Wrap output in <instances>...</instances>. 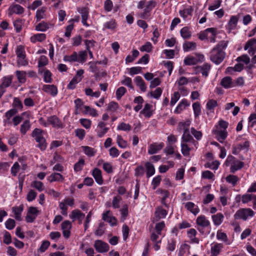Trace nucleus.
<instances>
[{
	"label": "nucleus",
	"mask_w": 256,
	"mask_h": 256,
	"mask_svg": "<svg viewBox=\"0 0 256 256\" xmlns=\"http://www.w3.org/2000/svg\"><path fill=\"white\" fill-rule=\"evenodd\" d=\"M226 179L227 182L232 184L234 186L236 185L239 180L237 176L234 175H229Z\"/></svg>",
	"instance_id": "obj_56"
},
{
	"label": "nucleus",
	"mask_w": 256,
	"mask_h": 256,
	"mask_svg": "<svg viewBox=\"0 0 256 256\" xmlns=\"http://www.w3.org/2000/svg\"><path fill=\"white\" fill-rule=\"evenodd\" d=\"M23 210V205H20L19 206H14L12 208V212L14 214V217L16 220L19 221L22 220L21 214Z\"/></svg>",
	"instance_id": "obj_25"
},
{
	"label": "nucleus",
	"mask_w": 256,
	"mask_h": 256,
	"mask_svg": "<svg viewBox=\"0 0 256 256\" xmlns=\"http://www.w3.org/2000/svg\"><path fill=\"white\" fill-rule=\"evenodd\" d=\"M39 214L40 211L38 210L37 208L30 206L28 208L27 214L26 216V220L28 222H32Z\"/></svg>",
	"instance_id": "obj_6"
},
{
	"label": "nucleus",
	"mask_w": 256,
	"mask_h": 256,
	"mask_svg": "<svg viewBox=\"0 0 256 256\" xmlns=\"http://www.w3.org/2000/svg\"><path fill=\"white\" fill-rule=\"evenodd\" d=\"M8 10L10 14H20L24 12V8L18 4H14L10 6Z\"/></svg>",
	"instance_id": "obj_19"
},
{
	"label": "nucleus",
	"mask_w": 256,
	"mask_h": 256,
	"mask_svg": "<svg viewBox=\"0 0 256 256\" xmlns=\"http://www.w3.org/2000/svg\"><path fill=\"white\" fill-rule=\"evenodd\" d=\"M180 98V94L178 92H176L174 93L171 98L170 104L172 106H174Z\"/></svg>",
	"instance_id": "obj_61"
},
{
	"label": "nucleus",
	"mask_w": 256,
	"mask_h": 256,
	"mask_svg": "<svg viewBox=\"0 0 256 256\" xmlns=\"http://www.w3.org/2000/svg\"><path fill=\"white\" fill-rule=\"evenodd\" d=\"M94 246L96 251L100 253L106 252L108 251L110 248L107 243L101 240H96L94 242Z\"/></svg>",
	"instance_id": "obj_7"
},
{
	"label": "nucleus",
	"mask_w": 256,
	"mask_h": 256,
	"mask_svg": "<svg viewBox=\"0 0 256 256\" xmlns=\"http://www.w3.org/2000/svg\"><path fill=\"white\" fill-rule=\"evenodd\" d=\"M192 108L196 117L199 116L201 113L200 104L198 102H196L192 104Z\"/></svg>",
	"instance_id": "obj_55"
},
{
	"label": "nucleus",
	"mask_w": 256,
	"mask_h": 256,
	"mask_svg": "<svg viewBox=\"0 0 256 256\" xmlns=\"http://www.w3.org/2000/svg\"><path fill=\"white\" fill-rule=\"evenodd\" d=\"M189 106L190 104L188 102V100L186 99H183L176 106L174 110V112L176 114H180L182 110L185 109L186 106Z\"/></svg>",
	"instance_id": "obj_30"
},
{
	"label": "nucleus",
	"mask_w": 256,
	"mask_h": 256,
	"mask_svg": "<svg viewBox=\"0 0 256 256\" xmlns=\"http://www.w3.org/2000/svg\"><path fill=\"white\" fill-rule=\"evenodd\" d=\"M84 160L83 159H80L78 160V162L75 164L74 165V170L76 172L80 171L82 166H84Z\"/></svg>",
	"instance_id": "obj_63"
},
{
	"label": "nucleus",
	"mask_w": 256,
	"mask_h": 256,
	"mask_svg": "<svg viewBox=\"0 0 256 256\" xmlns=\"http://www.w3.org/2000/svg\"><path fill=\"white\" fill-rule=\"evenodd\" d=\"M44 132L39 128H35L32 133V136L34 137L36 142H38L41 140H45L44 138Z\"/></svg>",
	"instance_id": "obj_21"
},
{
	"label": "nucleus",
	"mask_w": 256,
	"mask_h": 256,
	"mask_svg": "<svg viewBox=\"0 0 256 256\" xmlns=\"http://www.w3.org/2000/svg\"><path fill=\"white\" fill-rule=\"evenodd\" d=\"M161 180L162 178L160 176H158L153 178L152 184L154 190H155L160 185Z\"/></svg>",
	"instance_id": "obj_64"
},
{
	"label": "nucleus",
	"mask_w": 256,
	"mask_h": 256,
	"mask_svg": "<svg viewBox=\"0 0 256 256\" xmlns=\"http://www.w3.org/2000/svg\"><path fill=\"white\" fill-rule=\"evenodd\" d=\"M226 54L222 50L218 48H214L210 56V60L216 64H220L225 58Z\"/></svg>",
	"instance_id": "obj_3"
},
{
	"label": "nucleus",
	"mask_w": 256,
	"mask_h": 256,
	"mask_svg": "<svg viewBox=\"0 0 256 256\" xmlns=\"http://www.w3.org/2000/svg\"><path fill=\"white\" fill-rule=\"evenodd\" d=\"M16 74L18 82L20 83H24L26 80V72L24 71L16 70Z\"/></svg>",
	"instance_id": "obj_41"
},
{
	"label": "nucleus",
	"mask_w": 256,
	"mask_h": 256,
	"mask_svg": "<svg viewBox=\"0 0 256 256\" xmlns=\"http://www.w3.org/2000/svg\"><path fill=\"white\" fill-rule=\"evenodd\" d=\"M64 60L68 62H78V54L74 52L70 56H65L64 57Z\"/></svg>",
	"instance_id": "obj_42"
},
{
	"label": "nucleus",
	"mask_w": 256,
	"mask_h": 256,
	"mask_svg": "<svg viewBox=\"0 0 256 256\" xmlns=\"http://www.w3.org/2000/svg\"><path fill=\"white\" fill-rule=\"evenodd\" d=\"M20 170V166L18 162H16L11 168V174L13 176H16Z\"/></svg>",
	"instance_id": "obj_60"
},
{
	"label": "nucleus",
	"mask_w": 256,
	"mask_h": 256,
	"mask_svg": "<svg viewBox=\"0 0 256 256\" xmlns=\"http://www.w3.org/2000/svg\"><path fill=\"white\" fill-rule=\"evenodd\" d=\"M214 132L220 142H222L228 136V132L226 130H220L217 128L216 130H214Z\"/></svg>",
	"instance_id": "obj_15"
},
{
	"label": "nucleus",
	"mask_w": 256,
	"mask_h": 256,
	"mask_svg": "<svg viewBox=\"0 0 256 256\" xmlns=\"http://www.w3.org/2000/svg\"><path fill=\"white\" fill-rule=\"evenodd\" d=\"M198 69L199 70L203 76L206 77L210 69V66L208 64H204L202 66H198Z\"/></svg>",
	"instance_id": "obj_37"
},
{
	"label": "nucleus",
	"mask_w": 256,
	"mask_h": 256,
	"mask_svg": "<svg viewBox=\"0 0 256 256\" xmlns=\"http://www.w3.org/2000/svg\"><path fill=\"white\" fill-rule=\"evenodd\" d=\"M190 125V122H180L179 123L180 128L184 130L183 134L182 137L181 142H186L191 143L194 145L196 148H197L198 142H196L192 136L190 134V130L188 128Z\"/></svg>",
	"instance_id": "obj_1"
},
{
	"label": "nucleus",
	"mask_w": 256,
	"mask_h": 256,
	"mask_svg": "<svg viewBox=\"0 0 256 256\" xmlns=\"http://www.w3.org/2000/svg\"><path fill=\"white\" fill-rule=\"evenodd\" d=\"M44 80L46 83H50L52 82V73L48 70H44Z\"/></svg>",
	"instance_id": "obj_52"
},
{
	"label": "nucleus",
	"mask_w": 256,
	"mask_h": 256,
	"mask_svg": "<svg viewBox=\"0 0 256 256\" xmlns=\"http://www.w3.org/2000/svg\"><path fill=\"white\" fill-rule=\"evenodd\" d=\"M238 22V18L236 16H232L230 17L226 26V29L228 30L229 32L236 28Z\"/></svg>",
	"instance_id": "obj_20"
},
{
	"label": "nucleus",
	"mask_w": 256,
	"mask_h": 256,
	"mask_svg": "<svg viewBox=\"0 0 256 256\" xmlns=\"http://www.w3.org/2000/svg\"><path fill=\"white\" fill-rule=\"evenodd\" d=\"M30 124L28 120H26L21 125L20 132L22 134H25L27 131L30 128Z\"/></svg>",
	"instance_id": "obj_44"
},
{
	"label": "nucleus",
	"mask_w": 256,
	"mask_h": 256,
	"mask_svg": "<svg viewBox=\"0 0 256 256\" xmlns=\"http://www.w3.org/2000/svg\"><path fill=\"white\" fill-rule=\"evenodd\" d=\"M106 124L102 122H100L98 125L97 135L98 137H102L108 130V128L106 126Z\"/></svg>",
	"instance_id": "obj_17"
},
{
	"label": "nucleus",
	"mask_w": 256,
	"mask_h": 256,
	"mask_svg": "<svg viewBox=\"0 0 256 256\" xmlns=\"http://www.w3.org/2000/svg\"><path fill=\"white\" fill-rule=\"evenodd\" d=\"M111 216V212L110 210H107L102 214V220L104 221L108 222L111 226H116L117 224V220L114 216Z\"/></svg>",
	"instance_id": "obj_13"
},
{
	"label": "nucleus",
	"mask_w": 256,
	"mask_h": 256,
	"mask_svg": "<svg viewBox=\"0 0 256 256\" xmlns=\"http://www.w3.org/2000/svg\"><path fill=\"white\" fill-rule=\"evenodd\" d=\"M92 174L98 184H102L103 180L102 176V172L100 169L94 168L92 171Z\"/></svg>",
	"instance_id": "obj_27"
},
{
	"label": "nucleus",
	"mask_w": 256,
	"mask_h": 256,
	"mask_svg": "<svg viewBox=\"0 0 256 256\" xmlns=\"http://www.w3.org/2000/svg\"><path fill=\"white\" fill-rule=\"evenodd\" d=\"M48 125L52 124L54 127H60L62 126L60 121L56 116H52L48 118Z\"/></svg>",
	"instance_id": "obj_29"
},
{
	"label": "nucleus",
	"mask_w": 256,
	"mask_h": 256,
	"mask_svg": "<svg viewBox=\"0 0 256 256\" xmlns=\"http://www.w3.org/2000/svg\"><path fill=\"white\" fill-rule=\"evenodd\" d=\"M236 60L238 62H242L246 64H248L250 62V58L246 54H243L240 56H238Z\"/></svg>",
	"instance_id": "obj_62"
},
{
	"label": "nucleus",
	"mask_w": 256,
	"mask_h": 256,
	"mask_svg": "<svg viewBox=\"0 0 256 256\" xmlns=\"http://www.w3.org/2000/svg\"><path fill=\"white\" fill-rule=\"evenodd\" d=\"M145 167L146 171V176L150 178L155 173V168L154 165L150 162L145 164Z\"/></svg>",
	"instance_id": "obj_34"
},
{
	"label": "nucleus",
	"mask_w": 256,
	"mask_h": 256,
	"mask_svg": "<svg viewBox=\"0 0 256 256\" xmlns=\"http://www.w3.org/2000/svg\"><path fill=\"white\" fill-rule=\"evenodd\" d=\"M84 108L85 110L84 112L86 114H89L94 117H96L98 116V114L96 109L87 106H84Z\"/></svg>",
	"instance_id": "obj_49"
},
{
	"label": "nucleus",
	"mask_w": 256,
	"mask_h": 256,
	"mask_svg": "<svg viewBox=\"0 0 256 256\" xmlns=\"http://www.w3.org/2000/svg\"><path fill=\"white\" fill-rule=\"evenodd\" d=\"M118 107V104L117 102H111L108 104L106 110L114 113L117 110Z\"/></svg>",
	"instance_id": "obj_43"
},
{
	"label": "nucleus",
	"mask_w": 256,
	"mask_h": 256,
	"mask_svg": "<svg viewBox=\"0 0 256 256\" xmlns=\"http://www.w3.org/2000/svg\"><path fill=\"white\" fill-rule=\"evenodd\" d=\"M226 166H230V172L234 173L236 171L241 169L244 166V163L236 159L232 156H228L224 163Z\"/></svg>",
	"instance_id": "obj_2"
},
{
	"label": "nucleus",
	"mask_w": 256,
	"mask_h": 256,
	"mask_svg": "<svg viewBox=\"0 0 256 256\" xmlns=\"http://www.w3.org/2000/svg\"><path fill=\"white\" fill-rule=\"evenodd\" d=\"M193 10H194L192 6H189L183 10H180L179 14L181 17H182L184 20H186L188 18V16H191L192 15Z\"/></svg>",
	"instance_id": "obj_33"
},
{
	"label": "nucleus",
	"mask_w": 256,
	"mask_h": 256,
	"mask_svg": "<svg viewBox=\"0 0 256 256\" xmlns=\"http://www.w3.org/2000/svg\"><path fill=\"white\" fill-rule=\"evenodd\" d=\"M156 2L154 0H151L148 2L144 12L139 14V16L143 19L148 18L150 16V12L156 6Z\"/></svg>",
	"instance_id": "obj_5"
},
{
	"label": "nucleus",
	"mask_w": 256,
	"mask_h": 256,
	"mask_svg": "<svg viewBox=\"0 0 256 256\" xmlns=\"http://www.w3.org/2000/svg\"><path fill=\"white\" fill-rule=\"evenodd\" d=\"M182 36L184 38H189L191 36V32L188 27H184L180 31Z\"/></svg>",
	"instance_id": "obj_50"
},
{
	"label": "nucleus",
	"mask_w": 256,
	"mask_h": 256,
	"mask_svg": "<svg viewBox=\"0 0 256 256\" xmlns=\"http://www.w3.org/2000/svg\"><path fill=\"white\" fill-rule=\"evenodd\" d=\"M196 48V44L192 42H187L183 44V48L185 52L194 50Z\"/></svg>",
	"instance_id": "obj_39"
},
{
	"label": "nucleus",
	"mask_w": 256,
	"mask_h": 256,
	"mask_svg": "<svg viewBox=\"0 0 256 256\" xmlns=\"http://www.w3.org/2000/svg\"><path fill=\"white\" fill-rule=\"evenodd\" d=\"M196 224L202 228H206L210 226V221L204 215H200L197 218Z\"/></svg>",
	"instance_id": "obj_16"
},
{
	"label": "nucleus",
	"mask_w": 256,
	"mask_h": 256,
	"mask_svg": "<svg viewBox=\"0 0 256 256\" xmlns=\"http://www.w3.org/2000/svg\"><path fill=\"white\" fill-rule=\"evenodd\" d=\"M152 105L146 104L144 105V108L140 111V114H142L147 118H150L153 114L152 110Z\"/></svg>",
	"instance_id": "obj_26"
},
{
	"label": "nucleus",
	"mask_w": 256,
	"mask_h": 256,
	"mask_svg": "<svg viewBox=\"0 0 256 256\" xmlns=\"http://www.w3.org/2000/svg\"><path fill=\"white\" fill-rule=\"evenodd\" d=\"M88 54L86 50L80 51L78 54V62L82 64L84 63L87 58Z\"/></svg>",
	"instance_id": "obj_47"
},
{
	"label": "nucleus",
	"mask_w": 256,
	"mask_h": 256,
	"mask_svg": "<svg viewBox=\"0 0 256 256\" xmlns=\"http://www.w3.org/2000/svg\"><path fill=\"white\" fill-rule=\"evenodd\" d=\"M167 214V212L162 208H158L155 212L156 220H158L160 218H165Z\"/></svg>",
	"instance_id": "obj_31"
},
{
	"label": "nucleus",
	"mask_w": 256,
	"mask_h": 256,
	"mask_svg": "<svg viewBox=\"0 0 256 256\" xmlns=\"http://www.w3.org/2000/svg\"><path fill=\"white\" fill-rule=\"evenodd\" d=\"M126 91V88L123 86H121L118 88L116 91V96L117 99L120 100L121 98L124 94Z\"/></svg>",
	"instance_id": "obj_59"
},
{
	"label": "nucleus",
	"mask_w": 256,
	"mask_h": 256,
	"mask_svg": "<svg viewBox=\"0 0 256 256\" xmlns=\"http://www.w3.org/2000/svg\"><path fill=\"white\" fill-rule=\"evenodd\" d=\"M82 80V78L74 76L67 86L68 88L73 90L76 88V84Z\"/></svg>",
	"instance_id": "obj_48"
},
{
	"label": "nucleus",
	"mask_w": 256,
	"mask_h": 256,
	"mask_svg": "<svg viewBox=\"0 0 256 256\" xmlns=\"http://www.w3.org/2000/svg\"><path fill=\"white\" fill-rule=\"evenodd\" d=\"M244 50H248L250 55H254L256 52V39L252 38L246 42L244 46Z\"/></svg>",
	"instance_id": "obj_8"
},
{
	"label": "nucleus",
	"mask_w": 256,
	"mask_h": 256,
	"mask_svg": "<svg viewBox=\"0 0 256 256\" xmlns=\"http://www.w3.org/2000/svg\"><path fill=\"white\" fill-rule=\"evenodd\" d=\"M31 186L35 188L39 192H42L44 189V184L38 180H34L31 184Z\"/></svg>",
	"instance_id": "obj_40"
},
{
	"label": "nucleus",
	"mask_w": 256,
	"mask_h": 256,
	"mask_svg": "<svg viewBox=\"0 0 256 256\" xmlns=\"http://www.w3.org/2000/svg\"><path fill=\"white\" fill-rule=\"evenodd\" d=\"M134 82H136L137 86H139L140 90L142 92H145L146 90V87L145 85V83L142 78L140 76H137L135 78Z\"/></svg>",
	"instance_id": "obj_35"
},
{
	"label": "nucleus",
	"mask_w": 256,
	"mask_h": 256,
	"mask_svg": "<svg viewBox=\"0 0 256 256\" xmlns=\"http://www.w3.org/2000/svg\"><path fill=\"white\" fill-rule=\"evenodd\" d=\"M223 248L222 244H214L211 247V254L212 256H217Z\"/></svg>",
	"instance_id": "obj_28"
},
{
	"label": "nucleus",
	"mask_w": 256,
	"mask_h": 256,
	"mask_svg": "<svg viewBox=\"0 0 256 256\" xmlns=\"http://www.w3.org/2000/svg\"><path fill=\"white\" fill-rule=\"evenodd\" d=\"M69 216L72 220V221L74 222L76 220L84 219L85 214L78 210H74L72 212Z\"/></svg>",
	"instance_id": "obj_24"
},
{
	"label": "nucleus",
	"mask_w": 256,
	"mask_h": 256,
	"mask_svg": "<svg viewBox=\"0 0 256 256\" xmlns=\"http://www.w3.org/2000/svg\"><path fill=\"white\" fill-rule=\"evenodd\" d=\"M132 129L131 126L129 124L122 122L119 124L117 127V130H124L126 132L130 131Z\"/></svg>",
	"instance_id": "obj_53"
},
{
	"label": "nucleus",
	"mask_w": 256,
	"mask_h": 256,
	"mask_svg": "<svg viewBox=\"0 0 256 256\" xmlns=\"http://www.w3.org/2000/svg\"><path fill=\"white\" fill-rule=\"evenodd\" d=\"M46 38V36L45 34H38L31 37L30 40L32 42H36V41L42 42Z\"/></svg>",
	"instance_id": "obj_46"
},
{
	"label": "nucleus",
	"mask_w": 256,
	"mask_h": 256,
	"mask_svg": "<svg viewBox=\"0 0 256 256\" xmlns=\"http://www.w3.org/2000/svg\"><path fill=\"white\" fill-rule=\"evenodd\" d=\"M184 207L187 210L190 211L194 215L196 216L199 212L200 209L198 206L196 205L194 202H187L184 204Z\"/></svg>",
	"instance_id": "obj_18"
},
{
	"label": "nucleus",
	"mask_w": 256,
	"mask_h": 256,
	"mask_svg": "<svg viewBox=\"0 0 256 256\" xmlns=\"http://www.w3.org/2000/svg\"><path fill=\"white\" fill-rule=\"evenodd\" d=\"M215 30L214 28H208L204 32H201L199 34V38L201 40H203L206 39H208V32L214 33V30Z\"/></svg>",
	"instance_id": "obj_38"
},
{
	"label": "nucleus",
	"mask_w": 256,
	"mask_h": 256,
	"mask_svg": "<svg viewBox=\"0 0 256 256\" xmlns=\"http://www.w3.org/2000/svg\"><path fill=\"white\" fill-rule=\"evenodd\" d=\"M82 149L84 154L89 156H94L96 152V151L94 150V148L88 146H82Z\"/></svg>",
	"instance_id": "obj_45"
},
{
	"label": "nucleus",
	"mask_w": 256,
	"mask_h": 256,
	"mask_svg": "<svg viewBox=\"0 0 256 256\" xmlns=\"http://www.w3.org/2000/svg\"><path fill=\"white\" fill-rule=\"evenodd\" d=\"M5 226L6 228L10 230H12L15 226H16V222L12 218H8L6 222H5Z\"/></svg>",
	"instance_id": "obj_58"
},
{
	"label": "nucleus",
	"mask_w": 256,
	"mask_h": 256,
	"mask_svg": "<svg viewBox=\"0 0 256 256\" xmlns=\"http://www.w3.org/2000/svg\"><path fill=\"white\" fill-rule=\"evenodd\" d=\"M181 152L182 154L186 156H189L190 151L194 148V145L191 143L186 142H181Z\"/></svg>",
	"instance_id": "obj_12"
},
{
	"label": "nucleus",
	"mask_w": 256,
	"mask_h": 256,
	"mask_svg": "<svg viewBox=\"0 0 256 256\" xmlns=\"http://www.w3.org/2000/svg\"><path fill=\"white\" fill-rule=\"evenodd\" d=\"M49 28L47 23L42 22L38 24L36 27V30L38 31L44 32Z\"/></svg>",
	"instance_id": "obj_57"
},
{
	"label": "nucleus",
	"mask_w": 256,
	"mask_h": 256,
	"mask_svg": "<svg viewBox=\"0 0 256 256\" xmlns=\"http://www.w3.org/2000/svg\"><path fill=\"white\" fill-rule=\"evenodd\" d=\"M61 227L64 236L66 238H68L70 234V230L72 228L71 222L68 220H65L62 223Z\"/></svg>",
	"instance_id": "obj_10"
},
{
	"label": "nucleus",
	"mask_w": 256,
	"mask_h": 256,
	"mask_svg": "<svg viewBox=\"0 0 256 256\" xmlns=\"http://www.w3.org/2000/svg\"><path fill=\"white\" fill-rule=\"evenodd\" d=\"M164 146V144L163 142H160L159 144H150L149 146L148 153L150 154H156L158 152L162 150Z\"/></svg>",
	"instance_id": "obj_14"
},
{
	"label": "nucleus",
	"mask_w": 256,
	"mask_h": 256,
	"mask_svg": "<svg viewBox=\"0 0 256 256\" xmlns=\"http://www.w3.org/2000/svg\"><path fill=\"white\" fill-rule=\"evenodd\" d=\"M48 180L50 182H62L64 178L60 174L54 172L48 178Z\"/></svg>",
	"instance_id": "obj_22"
},
{
	"label": "nucleus",
	"mask_w": 256,
	"mask_h": 256,
	"mask_svg": "<svg viewBox=\"0 0 256 256\" xmlns=\"http://www.w3.org/2000/svg\"><path fill=\"white\" fill-rule=\"evenodd\" d=\"M254 214V212L250 208H243L238 210L234 215L236 220L242 219L246 220L249 217H252Z\"/></svg>",
	"instance_id": "obj_4"
},
{
	"label": "nucleus",
	"mask_w": 256,
	"mask_h": 256,
	"mask_svg": "<svg viewBox=\"0 0 256 256\" xmlns=\"http://www.w3.org/2000/svg\"><path fill=\"white\" fill-rule=\"evenodd\" d=\"M220 84L225 88H228L235 86L234 83L232 82V79L230 76L224 78L220 82Z\"/></svg>",
	"instance_id": "obj_23"
},
{
	"label": "nucleus",
	"mask_w": 256,
	"mask_h": 256,
	"mask_svg": "<svg viewBox=\"0 0 256 256\" xmlns=\"http://www.w3.org/2000/svg\"><path fill=\"white\" fill-rule=\"evenodd\" d=\"M116 142L118 146L122 148H126L128 146V142L126 140H124L122 136L120 135H118L116 138Z\"/></svg>",
	"instance_id": "obj_51"
},
{
	"label": "nucleus",
	"mask_w": 256,
	"mask_h": 256,
	"mask_svg": "<svg viewBox=\"0 0 256 256\" xmlns=\"http://www.w3.org/2000/svg\"><path fill=\"white\" fill-rule=\"evenodd\" d=\"M42 90L52 96H56L58 92V88L54 84H44L42 87Z\"/></svg>",
	"instance_id": "obj_9"
},
{
	"label": "nucleus",
	"mask_w": 256,
	"mask_h": 256,
	"mask_svg": "<svg viewBox=\"0 0 256 256\" xmlns=\"http://www.w3.org/2000/svg\"><path fill=\"white\" fill-rule=\"evenodd\" d=\"M78 12L81 14L82 22L84 26H88L86 20L88 18L89 9L86 7H82L78 8Z\"/></svg>",
	"instance_id": "obj_11"
},
{
	"label": "nucleus",
	"mask_w": 256,
	"mask_h": 256,
	"mask_svg": "<svg viewBox=\"0 0 256 256\" xmlns=\"http://www.w3.org/2000/svg\"><path fill=\"white\" fill-rule=\"evenodd\" d=\"M12 76H4L2 78V83L0 85V86L3 88L4 89L8 87L12 82Z\"/></svg>",
	"instance_id": "obj_36"
},
{
	"label": "nucleus",
	"mask_w": 256,
	"mask_h": 256,
	"mask_svg": "<svg viewBox=\"0 0 256 256\" xmlns=\"http://www.w3.org/2000/svg\"><path fill=\"white\" fill-rule=\"evenodd\" d=\"M212 221L215 226L220 225L224 218V216L222 213H218L216 214H214L212 216Z\"/></svg>",
	"instance_id": "obj_32"
},
{
	"label": "nucleus",
	"mask_w": 256,
	"mask_h": 256,
	"mask_svg": "<svg viewBox=\"0 0 256 256\" xmlns=\"http://www.w3.org/2000/svg\"><path fill=\"white\" fill-rule=\"evenodd\" d=\"M162 92V90L160 88H156L154 91L150 92V94L151 96L154 98L156 99H158L160 96Z\"/></svg>",
	"instance_id": "obj_54"
}]
</instances>
